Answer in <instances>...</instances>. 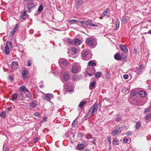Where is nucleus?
Segmentation results:
<instances>
[{
	"instance_id": "nucleus-6",
	"label": "nucleus",
	"mask_w": 151,
	"mask_h": 151,
	"mask_svg": "<svg viewBox=\"0 0 151 151\" xmlns=\"http://www.w3.org/2000/svg\"><path fill=\"white\" fill-rule=\"evenodd\" d=\"M64 81H67L70 78V75L68 72H65L62 75Z\"/></svg>"
},
{
	"instance_id": "nucleus-48",
	"label": "nucleus",
	"mask_w": 151,
	"mask_h": 151,
	"mask_svg": "<svg viewBox=\"0 0 151 151\" xmlns=\"http://www.w3.org/2000/svg\"><path fill=\"white\" fill-rule=\"evenodd\" d=\"M68 22H78V21H77V20H75V19H72V20H68Z\"/></svg>"
},
{
	"instance_id": "nucleus-10",
	"label": "nucleus",
	"mask_w": 151,
	"mask_h": 151,
	"mask_svg": "<svg viewBox=\"0 0 151 151\" xmlns=\"http://www.w3.org/2000/svg\"><path fill=\"white\" fill-rule=\"evenodd\" d=\"M120 47L121 50L122 51H124L125 53H126L128 52V49L124 45L121 44L120 45Z\"/></svg>"
},
{
	"instance_id": "nucleus-46",
	"label": "nucleus",
	"mask_w": 151,
	"mask_h": 151,
	"mask_svg": "<svg viewBox=\"0 0 151 151\" xmlns=\"http://www.w3.org/2000/svg\"><path fill=\"white\" fill-rule=\"evenodd\" d=\"M1 117H4L5 116V113L4 112H2L0 114Z\"/></svg>"
},
{
	"instance_id": "nucleus-49",
	"label": "nucleus",
	"mask_w": 151,
	"mask_h": 151,
	"mask_svg": "<svg viewBox=\"0 0 151 151\" xmlns=\"http://www.w3.org/2000/svg\"><path fill=\"white\" fill-rule=\"evenodd\" d=\"M128 141H129L128 139L126 138H124L123 139V141L125 143H127V142Z\"/></svg>"
},
{
	"instance_id": "nucleus-58",
	"label": "nucleus",
	"mask_w": 151,
	"mask_h": 151,
	"mask_svg": "<svg viewBox=\"0 0 151 151\" xmlns=\"http://www.w3.org/2000/svg\"><path fill=\"white\" fill-rule=\"evenodd\" d=\"M39 115V114L38 112H36L34 114V115L37 116H38Z\"/></svg>"
},
{
	"instance_id": "nucleus-7",
	"label": "nucleus",
	"mask_w": 151,
	"mask_h": 151,
	"mask_svg": "<svg viewBox=\"0 0 151 151\" xmlns=\"http://www.w3.org/2000/svg\"><path fill=\"white\" fill-rule=\"evenodd\" d=\"M12 68L14 70L17 69L18 67V63L15 61L13 62L11 64Z\"/></svg>"
},
{
	"instance_id": "nucleus-35",
	"label": "nucleus",
	"mask_w": 151,
	"mask_h": 151,
	"mask_svg": "<svg viewBox=\"0 0 151 151\" xmlns=\"http://www.w3.org/2000/svg\"><path fill=\"white\" fill-rule=\"evenodd\" d=\"M17 96H18V95L17 94L15 93V94H13L12 96V100L13 101H15V100L17 98Z\"/></svg>"
},
{
	"instance_id": "nucleus-18",
	"label": "nucleus",
	"mask_w": 151,
	"mask_h": 151,
	"mask_svg": "<svg viewBox=\"0 0 151 151\" xmlns=\"http://www.w3.org/2000/svg\"><path fill=\"white\" fill-rule=\"evenodd\" d=\"M64 87H65V88L67 89L68 91H71V90L73 89V87L69 85L68 84L65 85Z\"/></svg>"
},
{
	"instance_id": "nucleus-1",
	"label": "nucleus",
	"mask_w": 151,
	"mask_h": 151,
	"mask_svg": "<svg viewBox=\"0 0 151 151\" xmlns=\"http://www.w3.org/2000/svg\"><path fill=\"white\" fill-rule=\"evenodd\" d=\"M98 107V103H95L90 108L88 114V116H89L92 115H95L96 114L97 110Z\"/></svg>"
},
{
	"instance_id": "nucleus-21",
	"label": "nucleus",
	"mask_w": 151,
	"mask_h": 151,
	"mask_svg": "<svg viewBox=\"0 0 151 151\" xmlns=\"http://www.w3.org/2000/svg\"><path fill=\"white\" fill-rule=\"evenodd\" d=\"M119 21L118 18H116V20L115 25H116V29H117L119 27Z\"/></svg>"
},
{
	"instance_id": "nucleus-43",
	"label": "nucleus",
	"mask_w": 151,
	"mask_h": 151,
	"mask_svg": "<svg viewBox=\"0 0 151 151\" xmlns=\"http://www.w3.org/2000/svg\"><path fill=\"white\" fill-rule=\"evenodd\" d=\"M91 137V135L90 133H88L86 136V138L88 139H89Z\"/></svg>"
},
{
	"instance_id": "nucleus-41",
	"label": "nucleus",
	"mask_w": 151,
	"mask_h": 151,
	"mask_svg": "<svg viewBox=\"0 0 151 151\" xmlns=\"http://www.w3.org/2000/svg\"><path fill=\"white\" fill-rule=\"evenodd\" d=\"M82 144H83V145L84 146V147H85L86 146L88 145L87 142H86L85 141H83L82 142Z\"/></svg>"
},
{
	"instance_id": "nucleus-40",
	"label": "nucleus",
	"mask_w": 151,
	"mask_h": 151,
	"mask_svg": "<svg viewBox=\"0 0 151 151\" xmlns=\"http://www.w3.org/2000/svg\"><path fill=\"white\" fill-rule=\"evenodd\" d=\"M77 121L76 120H74V121L73 122V124H72L73 126H74L75 127H77Z\"/></svg>"
},
{
	"instance_id": "nucleus-19",
	"label": "nucleus",
	"mask_w": 151,
	"mask_h": 151,
	"mask_svg": "<svg viewBox=\"0 0 151 151\" xmlns=\"http://www.w3.org/2000/svg\"><path fill=\"white\" fill-rule=\"evenodd\" d=\"M96 84L95 82H92L90 85L89 88L90 90H92L94 88Z\"/></svg>"
},
{
	"instance_id": "nucleus-62",
	"label": "nucleus",
	"mask_w": 151,
	"mask_h": 151,
	"mask_svg": "<svg viewBox=\"0 0 151 151\" xmlns=\"http://www.w3.org/2000/svg\"><path fill=\"white\" fill-rule=\"evenodd\" d=\"M123 58V59H126L127 58L126 56L125 55H124V56L122 57Z\"/></svg>"
},
{
	"instance_id": "nucleus-26",
	"label": "nucleus",
	"mask_w": 151,
	"mask_h": 151,
	"mask_svg": "<svg viewBox=\"0 0 151 151\" xmlns=\"http://www.w3.org/2000/svg\"><path fill=\"white\" fill-rule=\"evenodd\" d=\"M27 16L28 15L27 14L26 12L25 11H24L23 12V13L21 16V18L22 19H25Z\"/></svg>"
},
{
	"instance_id": "nucleus-12",
	"label": "nucleus",
	"mask_w": 151,
	"mask_h": 151,
	"mask_svg": "<svg viewBox=\"0 0 151 151\" xmlns=\"http://www.w3.org/2000/svg\"><path fill=\"white\" fill-rule=\"evenodd\" d=\"M18 27V24H16L15 26L14 27L12 30L11 31V36L12 37L14 35V34L16 32L17 28Z\"/></svg>"
},
{
	"instance_id": "nucleus-29",
	"label": "nucleus",
	"mask_w": 151,
	"mask_h": 151,
	"mask_svg": "<svg viewBox=\"0 0 151 151\" xmlns=\"http://www.w3.org/2000/svg\"><path fill=\"white\" fill-rule=\"evenodd\" d=\"M113 143L114 145H118L119 144V141L116 138H115L113 140Z\"/></svg>"
},
{
	"instance_id": "nucleus-25",
	"label": "nucleus",
	"mask_w": 151,
	"mask_h": 151,
	"mask_svg": "<svg viewBox=\"0 0 151 151\" xmlns=\"http://www.w3.org/2000/svg\"><path fill=\"white\" fill-rule=\"evenodd\" d=\"M88 65L89 66H96V63H94L93 61L91 60L88 62Z\"/></svg>"
},
{
	"instance_id": "nucleus-11",
	"label": "nucleus",
	"mask_w": 151,
	"mask_h": 151,
	"mask_svg": "<svg viewBox=\"0 0 151 151\" xmlns=\"http://www.w3.org/2000/svg\"><path fill=\"white\" fill-rule=\"evenodd\" d=\"M145 68L144 66L143 65H141L140 66L139 68L137 70V72L138 74H141L142 71L143 69Z\"/></svg>"
},
{
	"instance_id": "nucleus-3",
	"label": "nucleus",
	"mask_w": 151,
	"mask_h": 151,
	"mask_svg": "<svg viewBox=\"0 0 151 151\" xmlns=\"http://www.w3.org/2000/svg\"><path fill=\"white\" fill-rule=\"evenodd\" d=\"M13 47L12 43L9 41H7L6 43L4 48V52L6 54H9V48Z\"/></svg>"
},
{
	"instance_id": "nucleus-32",
	"label": "nucleus",
	"mask_w": 151,
	"mask_h": 151,
	"mask_svg": "<svg viewBox=\"0 0 151 151\" xmlns=\"http://www.w3.org/2000/svg\"><path fill=\"white\" fill-rule=\"evenodd\" d=\"M87 23H88L89 25L91 26H96L97 25L93 23L91 20L87 21Z\"/></svg>"
},
{
	"instance_id": "nucleus-27",
	"label": "nucleus",
	"mask_w": 151,
	"mask_h": 151,
	"mask_svg": "<svg viewBox=\"0 0 151 151\" xmlns=\"http://www.w3.org/2000/svg\"><path fill=\"white\" fill-rule=\"evenodd\" d=\"M141 126V124L140 122H138L136 123L135 125L136 129H137L139 128Z\"/></svg>"
},
{
	"instance_id": "nucleus-13",
	"label": "nucleus",
	"mask_w": 151,
	"mask_h": 151,
	"mask_svg": "<svg viewBox=\"0 0 151 151\" xmlns=\"http://www.w3.org/2000/svg\"><path fill=\"white\" fill-rule=\"evenodd\" d=\"M28 72L29 71L27 69L24 68H22V77H23L24 76L26 75Z\"/></svg>"
},
{
	"instance_id": "nucleus-20",
	"label": "nucleus",
	"mask_w": 151,
	"mask_h": 151,
	"mask_svg": "<svg viewBox=\"0 0 151 151\" xmlns=\"http://www.w3.org/2000/svg\"><path fill=\"white\" fill-rule=\"evenodd\" d=\"M88 52L87 51L83 50L81 53V55L83 58H85L88 54Z\"/></svg>"
},
{
	"instance_id": "nucleus-5",
	"label": "nucleus",
	"mask_w": 151,
	"mask_h": 151,
	"mask_svg": "<svg viewBox=\"0 0 151 151\" xmlns=\"http://www.w3.org/2000/svg\"><path fill=\"white\" fill-rule=\"evenodd\" d=\"M37 5V3L35 2H31L29 3L26 7V8L30 11L32 8Z\"/></svg>"
},
{
	"instance_id": "nucleus-61",
	"label": "nucleus",
	"mask_w": 151,
	"mask_h": 151,
	"mask_svg": "<svg viewBox=\"0 0 151 151\" xmlns=\"http://www.w3.org/2000/svg\"><path fill=\"white\" fill-rule=\"evenodd\" d=\"M9 150V148L8 147H6V149H5L4 151H8Z\"/></svg>"
},
{
	"instance_id": "nucleus-60",
	"label": "nucleus",
	"mask_w": 151,
	"mask_h": 151,
	"mask_svg": "<svg viewBox=\"0 0 151 151\" xmlns=\"http://www.w3.org/2000/svg\"><path fill=\"white\" fill-rule=\"evenodd\" d=\"M19 94L21 96H22L23 95V91H21L19 93Z\"/></svg>"
},
{
	"instance_id": "nucleus-53",
	"label": "nucleus",
	"mask_w": 151,
	"mask_h": 151,
	"mask_svg": "<svg viewBox=\"0 0 151 151\" xmlns=\"http://www.w3.org/2000/svg\"><path fill=\"white\" fill-rule=\"evenodd\" d=\"M43 99L44 100H45L47 101H50V100L49 99L47 98V97L46 96L44 98H43Z\"/></svg>"
},
{
	"instance_id": "nucleus-2",
	"label": "nucleus",
	"mask_w": 151,
	"mask_h": 151,
	"mask_svg": "<svg viewBox=\"0 0 151 151\" xmlns=\"http://www.w3.org/2000/svg\"><path fill=\"white\" fill-rule=\"evenodd\" d=\"M60 66L61 67L66 69L69 66L70 64L68 60L65 58L60 59L59 61Z\"/></svg>"
},
{
	"instance_id": "nucleus-47",
	"label": "nucleus",
	"mask_w": 151,
	"mask_h": 151,
	"mask_svg": "<svg viewBox=\"0 0 151 151\" xmlns=\"http://www.w3.org/2000/svg\"><path fill=\"white\" fill-rule=\"evenodd\" d=\"M123 77L125 79H127L129 77L128 75L127 74H124L123 76Z\"/></svg>"
},
{
	"instance_id": "nucleus-59",
	"label": "nucleus",
	"mask_w": 151,
	"mask_h": 151,
	"mask_svg": "<svg viewBox=\"0 0 151 151\" xmlns=\"http://www.w3.org/2000/svg\"><path fill=\"white\" fill-rule=\"evenodd\" d=\"M121 128L122 129H127V126H126L123 125L122 126Z\"/></svg>"
},
{
	"instance_id": "nucleus-4",
	"label": "nucleus",
	"mask_w": 151,
	"mask_h": 151,
	"mask_svg": "<svg viewBox=\"0 0 151 151\" xmlns=\"http://www.w3.org/2000/svg\"><path fill=\"white\" fill-rule=\"evenodd\" d=\"M121 132V127L118 126L112 131V134L113 136H115L116 134L120 133Z\"/></svg>"
},
{
	"instance_id": "nucleus-9",
	"label": "nucleus",
	"mask_w": 151,
	"mask_h": 151,
	"mask_svg": "<svg viewBox=\"0 0 151 151\" xmlns=\"http://www.w3.org/2000/svg\"><path fill=\"white\" fill-rule=\"evenodd\" d=\"M29 107L30 109L35 108L37 105V103L36 101H33L31 103H29Z\"/></svg>"
},
{
	"instance_id": "nucleus-23",
	"label": "nucleus",
	"mask_w": 151,
	"mask_h": 151,
	"mask_svg": "<svg viewBox=\"0 0 151 151\" xmlns=\"http://www.w3.org/2000/svg\"><path fill=\"white\" fill-rule=\"evenodd\" d=\"M19 89L20 90H22V91H25L26 92H28V90L26 87L24 85L21 86L20 87Z\"/></svg>"
},
{
	"instance_id": "nucleus-36",
	"label": "nucleus",
	"mask_w": 151,
	"mask_h": 151,
	"mask_svg": "<svg viewBox=\"0 0 151 151\" xmlns=\"http://www.w3.org/2000/svg\"><path fill=\"white\" fill-rule=\"evenodd\" d=\"M151 119V114H148L145 117V120H150Z\"/></svg>"
},
{
	"instance_id": "nucleus-37",
	"label": "nucleus",
	"mask_w": 151,
	"mask_h": 151,
	"mask_svg": "<svg viewBox=\"0 0 151 151\" xmlns=\"http://www.w3.org/2000/svg\"><path fill=\"white\" fill-rule=\"evenodd\" d=\"M122 21L123 23L124 24H126L127 22V19L125 18L124 17H122Z\"/></svg>"
},
{
	"instance_id": "nucleus-52",
	"label": "nucleus",
	"mask_w": 151,
	"mask_h": 151,
	"mask_svg": "<svg viewBox=\"0 0 151 151\" xmlns=\"http://www.w3.org/2000/svg\"><path fill=\"white\" fill-rule=\"evenodd\" d=\"M149 110H150L148 108H147L144 111V112L145 113H146L148 112H149Z\"/></svg>"
},
{
	"instance_id": "nucleus-56",
	"label": "nucleus",
	"mask_w": 151,
	"mask_h": 151,
	"mask_svg": "<svg viewBox=\"0 0 151 151\" xmlns=\"http://www.w3.org/2000/svg\"><path fill=\"white\" fill-rule=\"evenodd\" d=\"M31 64V62L30 60L28 61L27 62V65L28 66H30Z\"/></svg>"
},
{
	"instance_id": "nucleus-8",
	"label": "nucleus",
	"mask_w": 151,
	"mask_h": 151,
	"mask_svg": "<svg viewBox=\"0 0 151 151\" xmlns=\"http://www.w3.org/2000/svg\"><path fill=\"white\" fill-rule=\"evenodd\" d=\"M93 39L91 37H89L87 39L86 41V43L91 46H92L93 45Z\"/></svg>"
},
{
	"instance_id": "nucleus-45",
	"label": "nucleus",
	"mask_w": 151,
	"mask_h": 151,
	"mask_svg": "<svg viewBox=\"0 0 151 151\" xmlns=\"http://www.w3.org/2000/svg\"><path fill=\"white\" fill-rule=\"evenodd\" d=\"M126 134L127 136H131L132 134V132L130 131H128L127 132Z\"/></svg>"
},
{
	"instance_id": "nucleus-33",
	"label": "nucleus",
	"mask_w": 151,
	"mask_h": 151,
	"mask_svg": "<svg viewBox=\"0 0 151 151\" xmlns=\"http://www.w3.org/2000/svg\"><path fill=\"white\" fill-rule=\"evenodd\" d=\"M46 96L50 100L51 99L53 98V96L52 94L50 93H47L46 94Z\"/></svg>"
},
{
	"instance_id": "nucleus-42",
	"label": "nucleus",
	"mask_w": 151,
	"mask_h": 151,
	"mask_svg": "<svg viewBox=\"0 0 151 151\" xmlns=\"http://www.w3.org/2000/svg\"><path fill=\"white\" fill-rule=\"evenodd\" d=\"M27 92V94H26L27 97L31 99V95L30 93L28 91V92Z\"/></svg>"
},
{
	"instance_id": "nucleus-55",
	"label": "nucleus",
	"mask_w": 151,
	"mask_h": 151,
	"mask_svg": "<svg viewBox=\"0 0 151 151\" xmlns=\"http://www.w3.org/2000/svg\"><path fill=\"white\" fill-rule=\"evenodd\" d=\"M47 117L45 116H44L43 119V121L44 122H45L47 121Z\"/></svg>"
},
{
	"instance_id": "nucleus-44",
	"label": "nucleus",
	"mask_w": 151,
	"mask_h": 151,
	"mask_svg": "<svg viewBox=\"0 0 151 151\" xmlns=\"http://www.w3.org/2000/svg\"><path fill=\"white\" fill-rule=\"evenodd\" d=\"M137 94V92L135 91H133L131 93V96H135Z\"/></svg>"
},
{
	"instance_id": "nucleus-16",
	"label": "nucleus",
	"mask_w": 151,
	"mask_h": 151,
	"mask_svg": "<svg viewBox=\"0 0 151 151\" xmlns=\"http://www.w3.org/2000/svg\"><path fill=\"white\" fill-rule=\"evenodd\" d=\"M77 148L79 150H82L85 148V147L83 144H80L78 145Z\"/></svg>"
},
{
	"instance_id": "nucleus-64",
	"label": "nucleus",
	"mask_w": 151,
	"mask_h": 151,
	"mask_svg": "<svg viewBox=\"0 0 151 151\" xmlns=\"http://www.w3.org/2000/svg\"><path fill=\"white\" fill-rule=\"evenodd\" d=\"M148 34H151V29H150V30H149L148 32Z\"/></svg>"
},
{
	"instance_id": "nucleus-24",
	"label": "nucleus",
	"mask_w": 151,
	"mask_h": 151,
	"mask_svg": "<svg viewBox=\"0 0 151 151\" xmlns=\"http://www.w3.org/2000/svg\"><path fill=\"white\" fill-rule=\"evenodd\" d=\"M102 74L101 72H97L94 74L95 77L97 78L100 77Z\"/></svg>"
},
{
	"instance_id": "nucleus-39",
	"label": "nucleus",
	"mask_w": 151,
	"mask_h": 151,
	"mask_svg": "<svg viewBox=\"0 0 151 151\" xmlns=\"http://www.w3.org/2000/svg\"><path fill=\"white\" fill-rule=\"evenodd\" d=\"M82 24H83L84 25V26H87V21H86V22H84L83 21H81L80 22Z\"/></svg>"
},
{
	"instance_id": "nucleus-17",
	"label": "nucleus",
	"mask_w": 151,
	"mask_h": 151,
	"mask_svg": "<svg viewBox=\"0 0 151 151\" xmlns=\"http://www.w3.org/2000/svg\"><path fill=\"white\" fill-rule=\"evenodd\" d=\"M74 44L75 45H80L81 43V41L78 39H76L74 40Z\"/></svg>"
},
{
	"instance_id": "nucleus-63",
	"label": "nucleus",
	"mask_w": 151,
	"mask_h": 151,
	"mask_svg": "<svg viewBox=\"0 0 151 151\" xmlns=\"http://www.w3.org/2000/svg\"><path fill=\"white\" fill-rule=\"evenodd\" d=\"M9 78L10 79L12 80H13V78L12 76H10L9 77Z\"/></svg>"
},
{
	"instance_id": "nucleus-14",
	"label": "nucleus",
	"mask_w": 151,
	"mask_h": 151,
	"mask_svg": "<svg viewBox=\"0 0 151 151\" xmlns=\"http://www.w3.org/2000/svg\"><path fill=\"white\" fill-rule=\"evenodd\" d=\"M72 72L74 73H77L78 70V67L76 66H73L72 67Z\"/></svg>"
},
{
	"instance_id": "nucleus-34",
	"label": "nucleus",
	"mask_w": 151,
	"mask_h": 151,
	"mask_svg": "<svg viewBox=\"0 0 151 151\" xmlns=\"http://www.w3.org/2000/svg\"><path fill=\"white\" fill-rule=\"evenodd\" d=\"M86 102V101H83L81 102L79 105V107L81 108Z\"/></svg>"
},
{
	"instance_id": "nucleus-31",
	"label": "nucleus",
	"mask_w": 151,
	"mask_h": 151,
	"mask_svg": "<svg viewBox=\"0 0 151 151\" xmlns=\"http://www.w3.org/2000/svg\"><path fill=\"white\" fill-rule=\"evenodd\" d=\"M108 12V9H106L105 11H104L101 14V16L102 17H104L107 14Z\"/></svg>"
},
{
	"instance_id": "nucleus-38",
	"label": "nucleus",
	"mask_w": 151,
	"mask_h": 151,
	"mask_svg": "<svg viewBox=\"0 0 151 151\" xmlns=\"http://www.w3.org/2000/svg\"><path fill=\"white\" fill-rule=\"evenodd\" d=\"M83 2V0H78L77 5L80 6L81 5Z\"/></svg>"
},
{
	"instance_id": "nucleus-54",
	"label": "nucleus",
	"mask_w": 151,
	"mask_h": 151,
	"mask_svg": "<svg viewBox=\"0 0 151 151\" xmlns=\"http://www.w3.org/2000/svg\"><path fill=\"white\" fill-rule=\"evenodd\" d=\"M106 77L107 78H109L110 77V75L109 73H107L106 74Z\"/></svg>"
},
{
	"instance_id": "nucleus-15",
	"label": "nucleus",
	"mask_w": 151,
	"mask_h": 151,
	"mask_svg": "<svg viewBox=\"0 0 151 151\" xmlns=\"http://www.w3.org/2000/svg\"><path fill=\"white\" fill-rule=\"evenodd\" d=\"M114 58L117 60H119L122 59V57L118 53L116 54L114 56Z\"/></svg>"
},
{
	"instance_id": "nucleus-57",
	"label": "nucleus",
	"mask_w": 151,
	"mask_h": 151,
	"mask_svg": "<svg viewBox=\"0 0 151 151\" xmlns=\"http://www.w3.org/2000/svg\"><path fill=\"white\" fill-rule=\"evenodd\" d=\"M108 142L110 143H111V138L109 137L107 139Z\"/></svg>"
},
{
	"instance_id": "nucleus-30",
	"label": "nucleus",
	"mask_w": 151,
	"mask_h": 151,
	"mask_svg": "<svg viewBox=\"0 0 151 151\" xmlns=\"http://www.w3.org/2000/svg\"><path fill=\"white\" fill-rule=\"evenodd\" d=\"M43 9V6L42 4L40 5L39 6L37 11L39 12H42Z\"/></svg>"
},
{
	"instance_id": "nucleus-22",
	"label": "nucleus",
	"mask_w": 151,
	"mask_h": 151,
	"mask_svg": "<svg viewBox=\"0 0 151 151\" xmlns=\"http://www.w3.org/2000/svg\"><path fill=\"white\" fill-rule=\"evenodd\" d=\"M139 94L141 96V97H144L146 96V93L145 92L143 91H139Z\"/></svg>"
},
{
	"instance_id": "nucleus-51",
	"label": "nucleus",
	"mask_w": 151,
	"mask_h": 151,
	"mask_svg": "<svg viewBox=\"0 0 151 151\" xmlns=\"http://www.w3.org/2000/svg\"><path fill=\"white\" fill-rule=\"evenodd\" d=\"M72 78L73 80H76L78 79V76H74L72 77Z\"/></svg>"
},
{
	"instance_id": "nucleus-28",
	"label": "nucleus",
	"mask_w": 151,
	"mask_h": 151,
	"mask_svg": "<svg viewBox=\"0 0 151 151\" xmlns=\"http://www.w3.org/2000/svg\"><path fill=\"white\" fill-rule=\"evenodd\" d=\"M71 51L74 54H76L77 53L78 50L75 47H73L71 48Z\"/></svg>"
},
{
	"instance_id": "nucleus-50",
	"label": "nucleus",
	"mask_w": 151,
	"mask_h": 151,
	"mask_svg": "<svg viewBox=\"0 0 151 151\" xmlns=\"http://www.w3.org/2000/svg\"><path fill=\"white\" fill-rule=\"evenodd\" d=\"M122 120V118L120 117H119L117 118H116V121H120Z\"/></svg>"
}]
</instances>
